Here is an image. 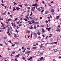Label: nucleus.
Segmentation results:
<instances>
[{"instance_id": "1", "label": "nucleus", "mask_w": 61, "mask_h": 61, "mask_svg": "<svg viewBox=\"0 0 61 61\" xmlns=\"http://www.w3.org/2000/svg\"><path fill=\"white\" fill-rule=\"evenodd\" d=\"M11 24L14 27H16V25H15V23H14H14L13 22H12L11 23Z\"/></svg>"}, {"instance_id": "2", "label": "nucleus", "mask_w": 61, "mask_h": 61, "mask_svg": "<svg viewBox=\"0 0 61 61\" xmlns=\"http://www.w3.org/2000/svg\"><path fill=\"white\" fill-rule=\"evenodd\" d=\"M34 36H35V38H36V37H37V34H36V33H34Z\"/></svg>"}, {"instance_id": "3", "label": "nucleus", "mask_w": 61, "mask_h": 61, "mask_svg": "<svg viewBox=\"0 0 61 61\" xmlns=\"http://www.w3.org/2000/svg\"><path fill=\"white\" fill-rule=\"evenodd\" d=\"M29 14H27L26 16L25 17L27 18V19H29V18H28V16H29Z\"/></svg>"}, {"instance_id": "4", "label": "nucleus", "mask_w": 61, "mask_h": 61, "mask_svg": "<svg viewBox=\"0 0 61 61\" xmlns=\"http://www.w3.org/2000/svg\"><path fill=\"white\" fill-rule=\"evenodd\" d=\"M30 52H31V51H27L25 53V54H28L29 53H30Z\"/></svg>"}, {"instance_id": "5", "label": "nucleus", "mask_w": 61, "mask_h": 61, "mask_svg": "<svg viewBox=\"0 0 61 61\" xmlns=\"http://www.w3.org/2000/svg\"><path fill=\"white\" fill-rule=\"evenodd\" d=\"M16 10H19L20 9V8L19 7H16Z\"/></svg>"}, {"instance_id": "6", "label": "nucleus", "mask_w": 61, "mask_h": 61, "mask_svg": "<svg viewBox=\"0 0 61 61\" xmlns=\"http://www.w3.org/2000/svg\"><path fill=\"white\" fill-rule=\"evenodd\" d=\"M32 6H37V4L36 3L35 4H33L32 5Z\"/></svg>"}, {"instance_id": "7", "label": "nucleus", "mask_w": 61, "mask_h": 61, "mask_svg": "<svg viewBox=\"0 0 61 61\" xmlns=\"http://www.w3.org/2000/svg\"><path fill=\"white\" fill-rule=\"evenodd\" d=\"M46 28L49 31H50L49 30H50V29H51V28Z\"/></svg>"}, {"instance_id": "8", "label": "nucleus", "mask_w": 61, "mask_h": 61, "mask_svg": "<svg viewBox=\"0 0 61 61\" xmlns=\"http://www.w3.org/2000/svg\"><path fill=\"white\" fill-rule=\"evenodd\" d=\"M20 55V54H18L17 55H16L15 56V57L16 58V57H18L19 56V55Z\"/></svg>"}, {"instance_id": "9", "label": "nucleus", "mask_w": 61, "mask_h": 61, "mask_svg": "<svg viewBox=\"0 0 61 61\" xmlns=\"http://www.w3.org/2000/svg\"><path fill=\"white\" fill-rule=\"evenodd\" d=\"M51 12L52 13H53V12H55V11L54 10L52 9L51 10Z\"/></svg>"}, {"instance_id": "10", "label": "nucleus", "mask_w": 61, "mask_h": 61, "mask_svg": "<svg viewBox=\"0 0 61 61\" xmlns=\"http://www.w3.org/2000/svg\"><path fill=\"white\" fill-rule=\"evenodd\" d=\"M37 10L38 11H41V9L40 8H38Z\"/></svg>"}, {"instance_id": "11", "label": "nucleus", "mask_w": 61, "mask_h": 61, "mask_svg": "<svg viewBox=\"0 0 61 61\" xmlns=\"http://www.w3.org/2000/svg\"><path fill=\"white\" fill-rule=\"evenodd\" d=\"M57 30L58 31H59V32H60V29H59V28H57Z\"/></svg>"}, {"instance_id": "12", "label": "nucleus", "mask_w": 61, "mask_h": 61, "mask_svg": "<svg viewBox=\"0 0 61 61\" xmlns=\"http://www.w3.org/2000/svg\"><path fill=\"white\" fill-rule=\"evenodd\" d=\"M10 28L11 31H13V29H12V28L11 27H10Z\"/></svg>"}, {"instance_id": "13", "label": "nucleus", "mask_w": 61, "mask_h": 61, "mask_svg": "<svg viewBox=\"0 0 61 61\" xmlns=\"http://www.w3.org/2000/svg\"><path fill=\"white\" fill-rule=\"evenodd\" d=\"M13 11H15L16 10V9H15V8L14 7H13Z\"/></svg>"}, {"instance_id": "14", "label": "nucleus", "mask_w": 61, "mask_h": 61, "mask_svg": "<svg viewBox=\"0 0 61 61\" xmlns=\"http://www.w3.org/2000/svg\"><path fill=\"white\" fill-rule=\"evenodd\" d=\"M48 13V11H46L45 12V15L46 14H47Z\"/></svg>"}, {"instance_id": "15", "label": "nucleus", "mask_w": 61, "mask_h": 61, "mask_svg": "<svg viewBox=\"0 0 61 61\" xmlns=\"http://www.w3.org/2000/svg\"><path fill=\"white\" fill-rule=\"evenodd\" d=\"M53 39L52 38L50 39V41H53Z\"/></svg>"}, {"instance_id": "16", "label": "nucleus", "mask_w": 61, "mask_h": 61, "mask_svg": "<svg viewBox=\"0 0 61 61\" xmlns=\"http://www.w3.org/2000/svg\"><path fill=\"white\" fill-rule=\"evenodd\" d=\"M33 28V26L32 25L29 28L30 29H32V28Z\"/></svg>"}, {"instance_id": "17", "label": "nucleus", "mask_w": 61, "mask_h": 61, "mask_svg": "<svg viewBox=\"0 0 61 61\" xmlns=\"http://www.w3.org/2000/svg\"><path fill=\"white\" fill-rule=\"evenodd\" d=\"M39 23V22H36L35 23V25H36V24H38Z\"/></svg>"}, {"instance_id": "18", "label": "nucleus", "mask_w": 61, "mask_h": 61, "mask_svg": "<svg viewBox=\"0 0 61 61\" xmlns=\"http://www.w3.org/2000/svg\"><path fill=\"white\" fill-rule=\"evenodd\" d=\"M15 44H16V45H18V44H19V43L17 42H15Z\"/></svg>"}, {"instance_id": "19", "label": "nucleus", "mask_w": 61, "mask_h": 61, "mask_svg": "<svg viewBox=\"0 0 61 61\" xmlns=\"http://www.w3.org/2000/svg\"><path fill=\"white\" fill-rule=\"evenodd\" d=\"M11 20V19H8V21H10Z\"/></svg>"}, {"instance_id": "20", "label": "nucleus", "mask_w": 61, "mask_h": 61, "mask_svg": "<svg viewBox=\"0 0 61 61\" xmlns=\"http://www.w3.org/2000/svg\"><path fill=\"white\" fill-rule=\"evenodd\" d=\"M43 59V57H41V58L40 59V60H41V61H42V60Z\"/></svg>"}, {"instance_id": "21", "label": "nucleus", "mask_w": 61, "mask_h": 61, "mask_svg": "<svg viewBox=\"0 0 61 61\" xmlns=\"http://www.w3.org/2000/svg\"><path fill=\"white\" fill-rule=\"evenodd\" d=\"M36 48H37L36 47H34L32 48V49H36Z\"/></svg>"}, {"instance_id": "22", "label": "nucleus", "mask_w": 61, "mask_h": 61, "mask_svg": "<svg viewBox=\"0 0 61 61\" xmlns=\"http://www.w3.org/2000/svg\"><path fill=\"white\" fill-rule=\"evenodd\" d=\"M37 35H40V33L39 32H37Z\"/></svg>"}, {"instance_id": "23", "label": "nucleus", "mask_w": 61, "mask_h": 61, "mask_svg": "<svg viewBox=\"0 0 61 61\" xmlns=\"http://www.w3.org/2000/svg\"><path fill=\"white\" fill-rule=\"evenodd\" d=\"M27 9L28 10H30V9H31V8H30L29 7H27Z\"/></svg>"}, {"instance_id": "24", "label": "nucleus", "mask_w": 61, "mask_h": 61, "mask_svg": "<svg viewBox=\"0 0 61 61\" xmlns=\"http://www.w3.org/2000/svg\"><path fill=\"white\" fill-rule=\"evenodd\" d=\"M8 42H9V43H12H12L11 42V41L10 40V41H7Z\"/></svg>"}, {"instance_id": "25", "label": "nucleus", "mask_w": 61, "mask_h": 61, "mask_svg": "<svg viewBox=\"0 0 61 61\" xmlns=\"http://www.w3.org/2000/svg\"><path fill=\"white\" fill-rule=\"evenodd\" d=\"M59 17L58 16H57L56 17V19H59Z\"/></svg>"}, {"instance_id": "26", "label": "nucleus", "mask_w": 61, "mask_h": 61, "mask_svg": "<svg viewBox=\"0 0 61 61\" xmlns=\"http://www.w3.org/2000/svg\"><path fill=\"white\" fill-rule=\"evenodd\" d=\"M42 31L44 33H45V30H44V29H42Z\"/></svg>"}, {"instance_id": "27", "label": "nucleus", "mask_w": 61, "mask_h": 61, "mask_svg": "<svg viewBox=\"0 0 61 61\" xmlns=\"http://www.w3.org/2000/svg\"><path fill=\"white\" fill-rule=\"evenodd\" d=\"M25 50H26V49H25L23 51V52H25Z\"/></svg>"}, {"instance_id": "28", "label": "nucleus", "mask_w": 61, "mask_h": 61, "mask_svg": "<svg viewBox=\"0 0 61 61\" xmlns=\"http://www.w3.org/2000/svg\"><path fill=\"white\" fill-rule=\"evenodd\" d=\"M15 52H12V54H15Z\"/></svg>"}, {"instance_id": "29", "label": "nucleus", "mask_w": 61, "mask_h": 61, "mask_svg": "<svg viewBox=\"0 0 61 61\" xmlns=\"http://www.w3.org/2000/svg\"><path fill=\"white\" fill-rule=\"evenodd\" d=\"M17 18H15V20L14 21H16V20H17Z\"/></svg>"}, {"instance_id": "30", "label": "nucleus", "mask_w": 61, "mask_h": 61, "mask_svg": "<svg viewBox=\"0 0 61 61\" xmlns=\"http://www.w3.org/2000/svg\"><path fill=\"white\" fill-rule=\"evenodd\" d=\"M32 10L33 11H34V9H33V7H32Z\"/></svg>"}, {"instance_id": "31", "label": "nucleus", "mask_w": 61, "mask_h": 61, "mask_svg": "<svg viewBox=\"0 0 61 61\" xmlns=\"http://www.w3.org/2000/svg\"><path fill=\"white\" fill-rule=\"evenodd\" d=\"M34 28L35 29H36V26H34Z\"/></svg>"}, {"instance_id": "32", "label": "nucleus", "mask_w": 61, "mask_h": 61, "mask_svg": "<svg viewBox=\"0 0 61 61\" xmlns=\"http://www.w3.org/2000/svg\"><path fill=\"white\" fill-rule=\"evenodd\" d=\"M7 33L8 34V33H9V30H8V31L7 32Z\"/></svg>"}, {"instance_id": "33", "label": "nucleus", "mask_w": 61, "mask_h": 61, "mask_svg": "<svg viewBox=\"0 0 61 61\" xmlns=\"http://www.w3.org/2000/svg\"><path fill=\"white\" fill-rule=\"evenodd\" d=\"M22 59H23V60H25V58L24 57H23L22 58Z\"/></svg>"}, {"instance_id": "34", "label": "nucleus", "mask_w": 61, "mask_h": 61, "mask_svg": "<svg viewBox=\"0 0 61 61\" xmlns=\"http://www.w3.org/2000/svg\"><path fill=\"white\" fill-rule=\"evenodd\" d=\"M14 5H17V4L15 2H14Z\"/></svg>"}, {"instance_id": "35", "label": "nucleus", "mask_w": 61, "mask_h": 61, "mask_svg": "<svg viewBox=\"0 0 61 61\" xmlns=\"http://www.w3.org/2000/svg\"><path fill=\"white\" fill-rule=\"evenodd\" d=\"M32 24H34V23H35V21H32Z\"/></svg>"}, {"instance_id": "36", "label": "nucleus", "mask_w": 61, "mask_h": 61, "mask_svg": "<svg viewBox=\"0 0 61 61\" xmlns=\"http://www.w3.org/2000/svg\"><path fill=\"white\" fill-rule=\"evenodd\" d=\"M24 20H25V21H28V20H27V19H24Z\"/></svg>"}, {"instance_id": "37", "label": "nucleus", "mask_w": 61, "mask_h": 61, "mask_svg": "<svg viewBox=\"0 0 61 61\" xmlns=\"http://www.w3.org/2000/svg\"><path fill=\"white\" fill-rule=\"evenodd\" d=\"M5 28L6 29V28H5V27H3V28H2V29L3 30H4V29H5Z\"/></svg>"}, {"instance_id": "38", "label": "nucleus", "mask_w": 61, "mask_h": 61, "mask_svg": "<svg viewBox=\"0 0 61 61\" xmlns=\"http://www.w3.org/2000/svg\"><path fill=\"white\" fill-rule=\"evenodd\" d=\"M41 27H44V25H41Z\"/></svg>"}, {"instance_id": "39", "label": "nucleus", "mask_w": 61, "mask_h": 61, "mask_svg": "<svg viewBox=\"0 0 61 61\" xmlns=\"http://www.w3.org/2000/svg\"><path fill=\"white\" fill-rule=\"evenodd\" d=\"M48 21H49V22H50V19H49L48 20Z\"/></svg>"}, {"instance_id": "40", "label": "nucleus", "mask_w": 61, "mask_h": 61, "mask_svg": "<svg viewBox=\"0 0 61 61\" xmlns=\"http://www.w3.org/2000/svg\"><path fill=\"white\" fill-rule=\"evenodd\" d=\"M21 25H22V24H20L19 25V26H21Z\"/></svg>"}, {"instance_id": "41", "label": "nucleus", "mask_w": 61, "mask_h": 61, "mask_svg": "<svg viewBox=\"0 0 61 61\" xmlns=\"http://www.w3.org/2000/svg\"><path fill=\"white\" fill-rule=\"evenodd\" d=\"M19 6H20L21 7H23V6H22V5H19Z\"/></svg>"}, {"instance_id": "42", "label": "nucleus", "mask_w": 61, "mask_h": 61, "mask_svg": "<svg viewBox=\"0 0 61 61\" xmlns=\"http://www.w3.org/2000/svg\"><path fill=\"white\" fill-rule=\"evenodd\" d=\"M17 29H18V28H19V27H18V26H17Z\"/></svg>"}, {"instance_id": "43", "label": "nucleus", "mask_w": 61, "mask_h": 61, "mask_svg": "<svg viewBox=\"0 0 61 61\" xmlns=\"http://www.w3.org/2000/svg\"><path fill=\"white\" fill-rule=\"evenodd\" d=\"M47 27H49V25H48V24H47Z\"/></svg>"}, {"instance_id": "44", "label": "nucleus", "mask_w": 61, "mask_h": 61, "mask_svg": "<svg viewBox=\"0 0 61 61\" xmlns=\"http://www.w3.org/2000/svg\"><path fill=\"white\" fill-rule=\"evenodd\" d=\"M42 2L43 4H45V2H44V1H42Z\"/></svg>"}, {"instance_id": "45", "label": "nucleus", "mask_w": 61, "mask_h": 61, "mask_svg": "<svg viewBox=\"0 0 61 61\" xmlns=\"http://www.w3.org/2000/svg\"><path fill=\"white\" fill-rule=\"evenodd\" d=\"M18 32H19V31L18 30H16V32L17 33H18Z\"/></svg>"}, {"instance_id": "46", "label": "nucleus", "mask_w": 61, "mask_h": 61, "mask_svg": "<svg viewBox=\"0 0 61 61\" xmlns=\"http://www.w3.org/2000/svg\"><path fill=\"white\" fill-rule=\"evenodd\" d=\"M15 61H17V59H16V58L15 59Z\"/></svg>"}, {"instance_id": "47", "label": "nucleus", "mask_w": 61, "mask_h": 61, "mask_svg": "<svg viewBox=\"0 0 61 61\" xmlns=\"http://www.w3.org/2000/svg\"><path fill=\"white\" fill-rule=\"evenodd\" d=\"M6 24H8V22H7V20L6 21Z\"/></svg>"}, {"instance_id": "48", "label": "nucleus", "mask_w": 61, "mask_h": 61, "mask_svg": "<svg viewBox=\"0 0 61 61\" xmlns=\"http://www.w3.org/2000/svg\"><path fill=\"white\" fill-rule=\"evenodd\" d=\"M54 44H57V42H54Z\"/></svg>"}, {"instance_id": "49", "label": "nucleus", "mask_w": 61, "mask_h": 61, "mask_svg": "<svg viewBox=\"0 0 61 61\" xmlns=\"http://www.w3.org/2000/svg\"><path fill=\"white\" fill-rule=\"evenodd\" d=\"M25 6H27V4H24Z\"/></svg>"}, {"instance_id": "50", "label": "nucleus", "mask_w": 61, "mask_h": 61, "mask_svg": "<svg viewBox=\"0 0 61 61\" xmlns=\"http://www.w3.org/2000/svg\"><path fill=\"white\" fill-rule=\"evenodd\" d=\"M27 32H28V33H30V31L29 30H27Z\"/></svg>"}, {"instance_id": "51", "label": "nucleus", "mask_w": 61, "mask_h": 61, "mask_svg": "<svg viewBox=\"0 0 61 61\" xmlns=\"http://www.w3.org/2000/svg\"><path fill=\"white\" fill-rule=\"evenodd\" d=\"M43 11H44V10H42L41 11V13H42V12H43Z\"/></svg>"}, {"instance_id": "52", "label": "nucleus", "mask_w": 61, "mask_h": 61, "mask_svg": "<svg viewBox=\"0 0 61 61\" xmlns=\"http://www.w3.org/2000/svg\"><path fill=\"white\" fill-rule=\"evenodd\" d=\"M30 19H33V18H32V17H31L30 16Z\"/></svg>"}, {"instance_id": "53", "label": "nucleus", "mask_w": 61, "mask_h": 61, "mask_svg": "<svg viewBox=\"0 0 61 61\" xmlns=\"http://www.w3.org/2000/svg\"><path fill=\"white\" fill-rule=\"evenodd\" d=\"M42 44H41V45L40 46V47L42 48Z\"/></svg>"}, {"instance_id": "54", "label": "nucleus", "mask_w": 61, "mask_h": 61, "mask_svg": "<svg viewBox=\"0 0 61 61\" xmlns=\"http://www.w3.org/2000/svg\"><path fill=\"white\" fill-rule=\"evenodd\" d=\"M29 24H30V25H31V24H32V23L31 22L29 23Z\"/></svg>"}, {"instance_id": "55", "label": "nucleus", "mask_w": 61, "mask_h": 61, "mask_svg": "<svg viewBox=\"0 0 61 61\" xmlns=\"http://www.w3.org/2000/svg\"><path fill=\"white\" fill-rule=\"evenodd\" d=\"M0 46H3V45L2 44H0Z\"/></svg>"}, {"instance_id": "56", "label": "nucleus", "mask_w": 61, "mask_h": 61, "mask_svg": "<svg viewBox=\"0 0 61 61\" xmlns=\"http://www.w3.org/2000/svg\"><path fill=\"white\" fill-rule=\"evenodd\" d=\"M1 24L2 25H4V24H3V23L1 22Z\"/></svg>"}, {"instance_id": "57", "label": "nucleus", "mask_w": 61, "mask_h": 61, "mask_svg": "<svg viewBox=\"0 0 61 61\" xmlns=\"http://www.w3.org/2000/svg\"><path fill=\"white\" fill-rule=\"evenodd\" d=\"M25 38H26V35H25Z\"/></svg>"}, {"instance_id": "58", "label": "nucleus", "mask_w": 61, "mask_h": 61, "mask_svg": "<svg viewBox=\"0 0 61 61\" xmlns=\"http://www.w3.org/2000/svg\"><path fill=\"white\" fill-rule=\"evenodd\" d=\"M15 46V44H14L12 45V46Z\"/></svg>"}, {"instance_id": "59", "label": "nucleus", "mask_w": 61, "mask_h": 61, "mask_svg": "<svg viewBox=\"0 0 61 61\" xmlns=\"http://www.w3.org/2000/svg\"><path fill=\"white\" fill-rule=\"evenodd\" d=\"M8 30H10V28H9V27L8 28Z\"/></svg>"}, {"instance_id": "60", "label": "nucleus", "mask_w": 61, "mask_h": 61, "mask_svg": "<svg viewBox=\"0 0 61 61\" xmlns=\"http://www.w3.org/2000/svg\"><path fill=\"white\" fill-rule=\"evenodd\" d=\"M38 38H41V37H40V36L39 37H38Z\"/></svg>"}, {"instance_id": "61", "label": "nucleus", "mask_w": 61, "mask_h": 61, "mask_svg": "<svg viewBox=\"0 0 61 61\" xmlns=\"http://www.w3.org/2000/svg\"><path fill=\"white\" fill-rule=\"evenodd\" d=\"M30 59H32V58H33L32 57H30Z\"/></svg>"}, {"instance_id": "62", "label": "nucleus", "mask_w": 61, "mask_h": 61, "mask_svg": "<svg viewBox=\"0 0 61 61\" xmlns=\"http://www.w3.org/2000/svg\"><path fill=\"white\" fill-rule=\"evenodd\" d=\"M10 56H13V54H11Z\"/></svg>"}, {"instance_id": "63", "label": "nucleus", "mask_w": 61, "mask_h": 61, "mask_svg": "<svg viewBox=\"0 0 61 61\" xmlns=\"http://www.w3.org/2000/svg\"><path fill=\"white\" fill-rule=\"evenodd\" d=\"M5 9H6V6H5Z\"/></svg>"}, {"instance_id": "64", "label": "nucleus", "mask_w": 61, "mask_h": 61, "mask_svg": "<svg viewBox=\"0 0 61 61\" xmlns=\"http://www.w3.org/2000/svg\"><path fill=\"white\" fill-rule=\"evenodd\" d=\"M61 58V56H59V58Z\"/></svg>"}]
</instances>
